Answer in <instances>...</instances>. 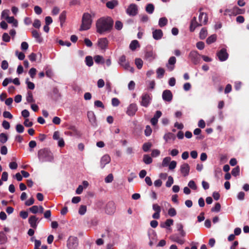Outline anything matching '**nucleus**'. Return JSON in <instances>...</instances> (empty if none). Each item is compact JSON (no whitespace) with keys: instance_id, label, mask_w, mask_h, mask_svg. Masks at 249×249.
I'll list each match as a JSON object with an SVG mask.
<instances>
[{"instance_id":"nucleus-48","label":"nucleus","mask_w":249,"mask_h":249,"mask_svg":"<svg viewBox=\"0 0 249 249\" xmlns=\"http://www.w3.org/2000/svg\"><path fill=\"white\" fill-rule=\"evenodd\" d=\"M221 209V205L219 203H216L214 207L211 209L212 212H219Z\"/></svg>"},{"instance_id":"nucleus-49","label":"nucleus","mask_w":249,"mask_h":249,"mask_svg":"<svg viewBox=\"0 0 249 249\" xmlns=\"http://www.w3.org/2000/svg\"><path fill=\"white\" fill-rule=\"evenodd\" d=\"M87 211V206L86 205H81L78 211L80 215H84Z\"/></svg>"},{"instance_id":"nucleus-30","label":"nucleus","mask_w":249,"mask_h":249,"mask_svg":"<svg viewBox=\"0 0 249 249\" xmlns=\"http://www.w3.org/2000/svg\"><path fill=\"white\" fill-rule=\"evenodd\" d=\"M217 36L215 34H213L209 36L206 39V43L208 44H211L214 42L216 40Z\"/></svg>"},{"instance_id":"nucleus-29","label":"nucleus","mask_w":249,"mask_h":249,"mask_svg":"<svg viewBox=\"0 0 249 249\" xmlns=\"http://www.w3.org/2000/svg\"><path fill=\"white\" fill-rule=\"evenodd\" d=\"M143 161L146 164H149L152 162L153 160L149 155L145 154L143 157Z\"/></svg>"},{"instance_id":"nucleus-52","label":"nucleus","mask_w":249,"mask_h":249,"mask_svg":"<svg viewBox=\"0 0 249 249\" xmlns=\"http://www.w3.org/2000/svg\"><path fill=\"white\" fill-rule=\"evenodd\" d=\"M30 211L32 213H36L38 212L39 211V208L38 206L36 205H34L31 208H29Z\"/></svg>"},{"instance_id":"nucleus-16","label":"nucleus","mask_w":249,"mask_h":249,"mask_svg":"<svg viewBox=\"0 0 249 249\" xmlns=\"http://www.w3.org/2000/svg\"><path fill=\"white\" fill-rule=\"evenodd\" d=\"M169 239L173 242H176L180 245H182L184 243V239L179 237L177 234H173L170 236Z\"/></svg>"},{"instance_id":"nucleus-9","label":"nucleus","mask_w":249,"mask_h":249,"mask_svg":"<svg viewBox=\"0 0 249 249\" xmlns=\"http://www.w3.org/2000/svg\"><path fill=\"white\" fill-rule=\"evenodd\" d=\"M142 101L141 102V105L145 107H148L151 103L152 100L151 97L148 93H143L142 97Z\"/></svg>"},{"instance_id":"nucleus-18","label":"nucleus","mask_w":249,"mask_h":249,"mask_svg":"<svg viewBox=\"0 0 249 249\" xmlns=\"http://www.w3.org/2000/svg\"><path fill=\"white\" fill-rule=\"evenodd\" d=\"M99 47L102 50L105 49L108 46V41L107 38H101L98 41Z\"/></svg>"},{"instance_id":"nucleus-54","label":"nucleus","mask_w":249,"mask_h":249,"mask_svg":"<svg viewBox=\"0 0 249 249\" xmlns=\"http://www.w3.org/2000/svg\"><path fill=\"white\" fill-rule=\"evenodd\" d=\"M113 180V176L112 174H109L106 177L105 181L106 183H110Z\"/></svg>"},{"instance_id":"nucleus-22","label":"nucleus","mask_w":249,"mask_h":249,"mask_svg":"<svg viewBox=\"0 0 249 249\" xmlns=\"http://www.w3.org/2000/svg\"><path fill=\"white\" fill-rule=\"evenodd\" d=\"M118 5V1L117 0H111L106 3V6L110 9H113Z\"/></svg>"},{"instance_id":"nucleus-46","label":"nucleus","mask_w":249,"mask_h":249,"mask_svg":"<svg viewBox=\"0 0 249 249\" xmlns=\"http://www.w3.org/2000/svg\"><path fill=\"white\" fill-rule=\"evenodd\" d=\"M171 160V158L169 157H165L163 159L162 162V166L163 167H166L169 165V163Z\"/></svg>"},{"instance_id":"nucleus-36","label":"nucleus","mask_w":249,"mask_h":249,"mask_svg":"<svg viewBox=\"0 0 249 249\" xmlns=\"http://www.w3.org/2000/svg\"><path fill=\"white\" fill-rule=\"evenodd\" d=\"M157 78L159 79L162 78L164 74L165 71L162 68H159L157 70Z\"/></svg>"},{"instance_id":"nucleus-24","label":"nucleus","mask_w":249,"mask_h":249,"mask_svg":"<svg viewBox=\"0 0 249 249\" xmlns=\"http://www.w3.org/2000/svg\"><path fill=\"white\" fill-rule=\"evenodd\" d=\"M177 228L178 231H179V234L181 237H184L186 235V232L183 230V225L181 223H178L177 224Z\"/></svg>"},{"instance_id":"nucleus-3","label":"nucleus","mask_w":249,"mask_h":249,"mask_svg":"<svg viewBox=\"0 0 249 249\" xmlns=\"http://www.w3.org/2000/svg\"><path fill=\"white\" fill-rule=\"evenodd\" d=\"M198 19L199 23L197 22L196 18V17H193L191 19L189 28L191 32H194L195 29L197 27L207 24L208 21V15L204 12H200Z\"/></svg>"},{"instance_id":"nucleus-7","label":"nucleus","mask_w":249,"mask_h":249,"mask_svg":"<svg viewBox=\"0 0 249 249\" xmlns=\"http://www.w3.org/2000/svg\"><path fill=\"white\" fill-rule=\"evenodd\" d=\"M119 64L126 70L129 71L131 72H134V68L131 67L129 63L126 61L125 56L123 55L119 58Z\"/></svg>"},{"instance_id":"nucleus-34","label":"nucleus","mask_w":249,"mask_h":249,"mask_svg":"<svg viewBox=\"0 0 249 249\" xmlns=\"http://www.w3.org/2000/svg\"><path fill=\"white\" fill-rule=\"evenodd\" d=\"M139 46L138 41L137 40H134L130 43L129 48L132 51H134Z\"/></svg>"},{"instance_id":"nucleus-42","label":"nucleus","mask_w":249,"mask_h":249,"mask_svg":"<svg viewBox=\"0 0 249 249\" xmlns=\"http://www.w3.org/2000/svg\"><path fill=\"white\" fill-rule=\"evenodd\" d=\"M164 139L166 141L171 139L174 140L175 139V136L173 133L169 132L164 135Z\"/></svg>"},{"instance_id":"nucleus-19","label":"nucleus","mask_w":249,"mask_h":249,"mask_svg":"<svg viewBox=\"0 0 249 249\" xmlns=\"http://www.w3.org/2000/svg\"><path fill=\"white\" fill-rule=\"evenodd\" d=\"M176 62V58L175 56H171L168 60V62L166 64V67L170 71H172L174 69V65Z\"/></svg>"},{"instance_id":"nucleus-58","label":"nucleus","mask_w":249,"mask_h":249,"mask_svg":"<svg viewBox=\"0 0 249 249\" xmlns=\"http://www.w3.org/2000/svg\"><path fill=\"white\" fill-rule=\"evenodd\" d=\"M153 210L156 213H160L161 207L157 204H154L152 206Z\"/></svg>"},{"instance_id":"nucleus-62","label":"nucleus","mask_w":249,"mask_h":249,"mask_svg":"<svg viewBox=\"0 0 249 249\" xmlns=\"http://www.w3.org/2000/svg\"><path fill=\"white\" fill-rule=\"evenodd\" d=\"M33 26L36 28L39 29L41 26L40 21L38 19H35L33 23Z\"/></svg>"},{"instance_id":"nucleus-45","label":"nucleus","mask_w":249,"mask_h":249,"mask_svg":"<svg viewBox=\"0 0 249 249\" xmlns=\"http://www.w3.org/2000/svg\"><path fill=\"white\" fill-rule=\"evenodd\" d=\"M27 101L28 103H33L35 102L33 99V94L31 91H28L27 93V96L26 97Z\"/></svg>"},{"instance_id":"nucleus-47","label":"nucleus","mask_w":249,"mask_h":249,"mask_svg":"<svg viewBox=\"0 0 249 249\" xmlns=\"http://www.w3.org/2000/svg\"><path fill=\"white\" fill-rule=\"evenodd\" d=\"M145 57L147 59H149L150 61H151L155 58L153 52L151 51L147 52L146 53Z\"/></svg>"},{"instance_id":"nucleus-6","label":"nucleus","mask_w":249,"mask_h":249,"mask_svg":"<svg viewBox=\"0 0 249 249\" xmlns=\"http://www.w3.org/2000/svg\"><path fill=\"white\" fill-rule=\"evenodd\" d=\"M189 57L195 65L199 64L200 61L201 55L196 51H191L189 53Z\"/></svg>"},{"instance_id":"nucleus-1","label":"nucleus","mask_w":249,"mask_h":249,"mask_svg":"<svg viewBox=\"0 0 249 249\" xmlns=\"http://www.w3.org/2000/svg\"><path fill=\"white\" fill-rule=\"evenodd\" d=\"M113 24L114 21L111 18L102 17L96 21V31L100 34L109 33L113 28Z\"/></svg>"},{"instance_id":"nucleus-40","label":"nucleus","mask_w":249,"mask_h":249,"mask_svg":"<svg viewBox=\"0 0 249 249\" xmlns=\"http://www.w3.org/2000/svg\"><path fill=\"white\" fill-rule=\"evenodd\" d=\"M135 64L138 69H141L143 66V61L141 58H136Z\"/></svg>"},{"instance_id":"nucleus-20","label":"nucleus","mask_w":249,"mask_h":249,"mask_svg":"<svg viewBox=\"0 0 249 249\" xmlns=\"http://www.w3.org/2000/svg\"><path fill=\"white\" fill-rule=\"evenodd\" d=\"M110 157L108 155L103 156L100 160L101 168H104L106 164L110 162Z\"/></svg>"},{"instance_id":"nucleus-33","label":"nucleus","mask_w":249,"mask_h":249,"mask_svg":"<svg viewBox=\"0 0 249 249\" xmlns=\"http://www.w3.org/2000/svg\"><path fill=\"white\" fill-rule=\"evenodd\" d=\"M168 23L167 18L165 17L161 18L159 21V25L160 27H163L167 25Z\"/></svg>"},{"instance_id":"nucleus-26","label":"nucleus","mask_w":249,"mask_h":249,"mask_svg":"<svg viewBox=\"0 0 249 249\" xmlns=\"http://www.w3.org/2000/svg\"><path fill=\"white\" fill-rule=\"evenodd\" d=\"M7 241V237L3 231H0V244H4Z\"/></svg>"},{"instance_id":"nucleus-35","label":"nucleus","mask_w":249,"mask_h":249,"mask_svg":"<svg viewBox=\"0 0 249 249\" xmlns=\"http://www.w3.org/2000/svg\"><path fill=\"white\" fill-rule=\"evenodd\" d=\"M207 36V30L206 28H202L199 33V37L201 39H204Z\"/></svg>"},{"instance_id":"nucleus-14","label":"nucleus","mask_w":249,"mask_h":249,"mask_svg":"<svg viewBox=\"0 0 249 249\" xmlns=\"http://www.w3.org/2000/svg\"><path fill=\"white\" fill-rule=\"evenodd\" d=\"M115 211V204L113 201L108 202L106 208V212L108 214H113Z\"/></svg>"},{"instance_id":"nucleus-13","label":"nucleus","mask_w":249,"mask_h":249,"mask_svg":"<svg viewBox=\"0 0 249 249\" xmlns=\"http://www.w3.org/2000/svg\"><path fill=\"white\" fill-rule=\"evenodd\" d=\"M138 110L137 106L136 104H131L127 107L126 114L130 116H134Z\"/></svg>"},{"instance_id":"nucleus-44","label":"nucleus","mask_w":249,"mask_h":249,"mask_svg":"<svg viewBox=\"0 0 249 249\" xmlns=\"http://www.w3.org/2000/svg\"><path fill=\"white\" fill-rule=\"evenodd\" d=\"M240 173V168L239 166H236V167L232 169L231 171V175L233 176L236 177L239 175Z\"/></svg>"},{"instance_id":"nucleus-39","label":"nucleus","mask_w":249,"mask_h":249,"mask_svg":"<svg viewBox=\"0 0 249 249\" xmlns=\"http://www.w3.org/2000/svg\"><path fill=\"white\" fill-rule=\"evenodd\" d=\"M86 65L89 67H91L93 64V59L91 56H87L85 58Z\"/></svg>"},{"instance_id":"nucleus-28","label":"nucleus","mask_w":249,"mask_h":249,"mask_svg":"<svg viewBox=\"0 0 249 249\" xmlns=\"http://www.w3.org/2000/svg\"><path fill=\"white\" fill-rule=\"evenodd\" d=\"M6 21L9 23H12L13 26L15 27H17L18 26V21L15 19L13 17H9L6 18Z\"/></svg>"},{"instance_id":"nucleus-5","label":"nucleus","mask_w":249,"mask_h":249,"mask_svg":"<svg viewBox=\"0 0 249 249\" xmlns=\"http://www.w3.org/2000/svg\"><path fill=\"white\" fill-rule=\"evenodd\" d=\"M245 9H240L236 6H234L232 9H227L225 11L224 15H227V13L229 14V15H237L240 14H243L245 13Z\"/></svg>"},{"instance_id":"nucleus-27","label":"nucleus","mask_w":249,"mask_h":249,"mask_svg":"<svg viewBox=\"0 0 249 249\" xmlns=\"http://www.w3.org/2000/svg\"><path fill=\"white\" fill-rule=\"evenodd\" d=\"M155 9L154 5L152 3H148L145 7V11L148 14H151L154 12Z\"/></svg>"},{"instance_id":"nucleus-21","label":"nucleus","mask_w":249,"mask_h":249,"mask_svg":"<svg viewBox=\"0 0 249 249\" xmlns=\"http://www.w3.org/2000/svg\"><path fill=\"white\" fill-rule=\"evenodd\" d=\"M152 36L155 40H159L162 38L163 32L160 29H156L153 31Z\"/></svg>"},{"instance_id":"nucleus-32","label":"nucleus","mask_w":249,"mask_h":249,"mask_svg":"<svg viewBox=\"0 0 249 249\" xmlns=\"http://www.w3.org/2000/svg\"><path fill=\"white\" fill-rule=\"evenodd\" d=\"M66 14L67 12L66 11H63L59 16V20L60 22V25L62 26L63 24L65 22L66 18Z\"/></svg>"},{"instance_id":"nucleus-55","label":"nucleus","mask_w":249,"mask_h":249,"mask_svg":"<svg viewBox=\"0 0 249 249\" xmlns=\"http://www.w3.org/2000/svg\"><path fill=\"white\" fill-rule=\"evenodd\" d=\"M115 28L118 30H120L123 28V23L121 21L117 20L115 22Z\"/></svg>"},{"instance_id":"nucleus-43","label":"nucleus","mask_w":249,"mask_h":249,"mask_svg":"<svg viewBox=\"0 0 249 249\" xmlns=\"http://www.w3.org/2000/svg\"><path fill=\"white\" fill-rule=\"evenodd\" d=\"M8 140V137L7 135L4 133H2L0 134V142L2 143H5Z\"/></svg>"},{"instance_id":"nucleus-15","label":"nucleus","mask_w":249,"mask_h":249,"mask_svg":"<svg viewBox=\"0 0 249 249\" xmlns=\"http://www.w3.org/2000/svg\"><path fill=\"white\" fill-rule=\"evenodd\" d=\"M28 222L31 227L36 229L37 226V223L38 222V218L35 215H31L29 218Z\"/></svg>"},{"instance_id":"nucleus-12","label":"nucleus","mask_w":249,"mask_h":249,"mask_svg":"<svg viewBox=\"0 0 249 249\" xmlns=\"http://www.w3.org/2000/svg\"><path fill=\"white\" fill-rule=\"evenodd\" d=\"M162 97L164 101L170 102L173 99V94L170 90L166 89L163 91Z\"/></svg>"},{"instance_id":"nucleus-50","label":"nucleus","mask_w":249,"mask_h":249,"mask_svg":"<svg viewBox=\"0 0 249 249\" xmlns=\"http://www.w3.org/2000/svg\"><path fill=\"white\" fill-rule=\"evenodd\" d=\"M16 131L19 133L23 132L24 128L23 126L21 124H18L16 126Z\"/></svg>"},{"instance_id":"nucleus-8","label":"nucleus","mask_w":249,"mask_h":249,"mask_svg":"<svg viewBox=\"0 0 249 249\" xmlns=\"http://www.w3.org/2000/svg\"><path fill=\"white\" fill-rule=\"evenodd\" d=\"M78 245V239L76 237L70 236L67 241L69 249H75Z\"/></svg>"},{"instance_id":"nucleus-17","label":"nucleus","mask_w":249,"mask_h":249,"mask_svg":"<svg viewBox=\"0 0 249 249\" xmlns=\"http://www.w3.org/2000/svg\"><path fill=\"white\" fill-rule=\"evenodd\" d=\"M180 170L184 177L188 176L190 171V166L189 164L186 163L182 164L180 166Z\"/></svg>"},{"instance_id":"nucleus-63","label":"nucleus","mask_w":249,"mask_h":249,"mask_svg":"<svg viewBox=\"0 0 249 249\" xmlns=\"http://www.w3.org/2000/svg\"><path fill=\"white\" fill-rule=\"evenodd\" d=\"M16 54L18 56V58L20 60H23L25 57V54L23 53H22V52L18 53V51H17L16 52Z\"/></svg>"},{"instance_id":"nucleus-38","label":"nucleus","mask_w":249,"mask_h":249,"mask_svg":"<svg viewBox=\"0 0 249 249\" xmlns=\"http://www.w3.org/2000/svg\"><path fill=\"white\" fill-rule=\"evenodd\" d=\"M94 61L95 63L97 64L102 63L103 64L105 63L104 59L103 56L101 55H96L94 57Z\"/></svg>"},{"instance_id":"nucleus-4","label":"nucleus","mask_w":249,"mask_h":249,"mask_svg":"<svg viewBox=\"0 0 249 249\" xmlns=\"http://www.w3.org/2000/svg\"><path fill=\"white\" fill-rule=\"evenodd\" d=\"M92 23L91 15L89 13H84L82 18V23L80 27V31L89 29Z\"/></svg>"},{"instance_id":"nucleus-64","label":"nucleus","mask_w":249,"mask_h":249,"mask_svg":"<svg viewBox=\"0 0 249 249\" xmlns=\"http://www.w3.org/2000/svg\"><path fill=\"white\" fill-rule=\"evenodd\" d=\"M2 37L3 41L5 42H8L10 40V37L9 36V35L6 33H4L3 34Z\"/></svg>"},{"instance_id":"nucleus-31","label":"nucleus","mask_w":249,"mask_h":249,"mask_svg":"<svg viewBox=\"0 0 249 249\" xmlns=\"http://www.w3.org/2000/svg\"><path fill=\"white\" fill-rule=\"evenodd\" d=\"M87 116L89 119V122H90L91 123H94L95 122V115L93 111H88L87 113Z\"/></svg>"},{"instance_id":"nucleus-56","label":"nucleus","mask_w":249,"mask_h":249,"mask_svg":"<svg viewBox=\"0 0 249 249\" xmlns=\"http://www.w3.org/2000/svg\"><path fill=\"white\" fill-rule=\"evenodd\" d=\"M152 133V129L149 125H147L146 126L145 129L144 130V134L146 136H149Z\"/></svg>"},{"instance_id":"nucleus-37","label":"nucleus","mask_w":249,"mask_h":249,"mask_svg":"<svg viewBox=\"0 0 249 249\" xmlns=\"http://www.w3.org/2000/svg\"><path fill=\"white\" fill-rule=\"evenodd\" d=\"M69 129L71 130V132H72V134L75 136H80L81 133L78 131L75 126L71 125L69 127Z\"/></svg>"},{"instance_id":"nucleus-2","label":"nucleus","mask_w":249,"mask_h":249,"mask_svg":"<svg viewBox=\"0 0 249 249\" xmlns=\"http://www.w3.org/2000/svg\"><path fill=\"white\" fill-rule=\"evenodd\" d=\"M37 157L39 162H53L54 161V157L53 153L49 148H43L39 149L37 152Z\"/></svg>"},{"instance_id":"nucleus-10","label":"nucleus","mask_w":249,"mask_h":249,"mask_svg":"<svg viewBox=\"0 0 249 249\" xmlns=\"http://www.w3.org/2000/svg\"><path fill=\"white\" fill-rule=\"evenodd\" d=\"M126 13L131 16H135L138 14V7L136 4H130L126 9Z\"/></svg>"},{"instance_id":"nucleus-25","label":"nucleus","mask_w":249,"mask_h":249,"mask_svg":"<svg viewBox=\"0 0 249 249\" xmlns=\"http://www.w3.org/2000/svg\"><path fill=\"white\" fill-rule=\"evenodd\" d=\"M53 98L55 101L58 100L61 97V94L57 88H54L53 90Z\"/></svg>"},{"instance_id":"nucleus-23","label":"nucleus","mask_w":249,"mask_h":249,"mask_svg":"<svg viewBox=\"0 0 249 249\" xmlns=\"http://www.w3.org/2000/svg\"><path fill=\"white\" fill-rule=\"evenodd\" d=\"M32 36L36 40L40 43L42 41V38L40 36V34L36 30H34L32 32Z\"/></svg>"},{"instance_id":"nucleus-41","label":"nucleus","mask_w":249,"mask_h":249,"mask_svg":"<svg viewBox=\"0 0 249 249\" xmlns=\"http://www.w3.org/2000/svg\"><path fill=\"white\" fill-rule=\"evenodd\" d=\"M152 145V143L150 142H145L142 145V150L145 152H148Z\"/></svg>"},{"instance_id":"nucleus-59","label":"nucleus","mask_w":249,"mask_h":249,"mask_svg":"<svg viewBox=\"0 0 249 249\" xmlns=\"http://www.w3.org/2000/svg\"><path fill=\"white\" fill-rule=\"evenodd\" d=\"M168 213L170 216H174L177 214V212L175 208H171L169 209Z\"/></svg>"},{"instance_id":"nucleus-51","label":"nucleus","mask_w":249,"mask_h":249,"mask_svg":"<svg viewBox=\"0 0 249 249\" xmlns=\"http://www.w3.org/2000/svg\"><path fill=\"white\" fill-rule=\"evenodd\" d=\"M26 83L27 85V87L30 89H35V84L30 81H29V78H27L26 80Z\"/></svg>"},{"instance_id":"nucleus-53","label":"nucleus","mask_w":249,"mask_h":249,"mask_svg":"<svg viewBox=\"0 0 249 249\" xmlns=\"http://www.w3.org/2000/svg\"><path fill=\"white\" fill-rule=\"evenodd\" d=\"M174 179L171 176L168 177V180L166 182V186L167 187H170L173 184Z\"/></svg>"},{"instance_id":"nucleus-57","label":"nucleus","mask_w":249,"mask_h":249,"mask_svg":"<svg viewBox=\"0 0 249 249\" xmlns=\"http://www.w3.org/2000/svg\"><path fill=\"white\" fill-rule=\"evenodd\" d=\"M120 102L118 99L117 98H113L111 100L112 105L114 107L118 106Z\"/></svg>"},{"instance_id":"nucleus-60","label":"nucleus","mask_w":249,"mask_h":249,"mask_svg":"<svg viewBox=\"0 0 249 249\" xmlns=\"http://www.w3.org/2000/svg\"><path fill=\"white\" fill-rule=\"evenodd\" d=\"M9 11L8 10H4L1 13V18H4L6 20L9 16Z\"/></svg>"},{"instance_id":"nucleus-61","label":"nucleus","mask_w":249,"mask_h":249,"mask_svg":"<svg viewBox=\"0 0 249 249\" xmlns=\"http://www.w3.org/2000/svg\"><path fill=\"white\" fill-rule=\"evenodd\" d=\"M36 70L34 68H31L29 71V74H30L31 78H34L36 74Z\"/></svg>"},{"instance_id":"nucleus-11","label":"nucleus","mask_w":249,"mask_h":249,"mask_svg":"<svg viewBox=\"0 0 249 249\" xmlns=\"http://www.w3.org/2000/svg\"><path fill=\"white\" fill-rule=\"evenodd\" d=\"M217 56L220 61H224L228 59L229 54L227 52L226 49L222 48L217 53Z\"/></svg>"}]
</instances>
